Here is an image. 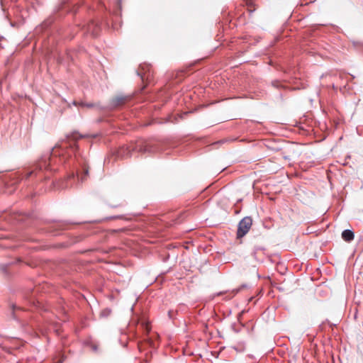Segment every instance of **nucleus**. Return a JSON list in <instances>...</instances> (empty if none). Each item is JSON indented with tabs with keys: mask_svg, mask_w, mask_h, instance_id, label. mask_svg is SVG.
Segmentation results:
<instances>
[{
	"mask_svg": "<svg viewBox=\"0 0 363 363\" xmlns=\"http://www.w3.org/2000/svg\"><path fill=\"white\" fill-rule=\"evenodd\" d=\"M122 151H123V149L121 150L120 152H118V154L121 156H123V153H122Z\"/></svg>",
	"mask_w": 363,
	"mask_h": 363,
	"instance_id": "f8f14e48",
	"label": "nucleus"
},
{
	"mask_svg": "<svg viewBox=\"0 0 363 363\" xmlns=\"http://www.w3.org/2000/svg\"><path fill=\"white\" fill-rule=\"evenodd\" d=\"M88 173H89L88 169L84 168L83 170V174L80 176L81 181L83 182L84 180H85L86 177L88 175Z\"/></svg>",
	"mask_w": 363,
	"mask_h": 363,
	"instance_id": "1a4fd4ad",
	"label": "nucleus"
},
{
	"mask_svg": "<svg viewBox=\"0 0 363 363\" xmlns=\"http://www.w3.org/2000/svg\"><path fill=\"white\" fill-rule=\"evenodd\" d=\"M133 150V148L131 147H126V150L128 151V152L126 154V157H130V150Z\"/></svg>",
	"mask_w": 363,
	"mask_h": 363,
	"instance_id": "9d476101",
	"label": "nucleus"
},
{
	"mask_svg": "<svg viewBox=\"0 0 363 363\" xmlns=\"http://www.w3.org/2000/svg\"><path fill=\"white\" fill-rule=\"evenodd\" d=\"M74 104L76 106L77 105H79L81 106L86 107L88 108H95V107H99V104H94V103H84V102H82L80 104H77L76 102H74Z\"/></svg>",
	"mask_w": 363,
	"mask_h": 363,
	"instance_id": "423d86ee",
	"label": "nucleus"
},
{
	"mask_svg": "<svg viewBox=\"0 0 363 363\" xmlns=\"http://www.w3.org/2000/svg\"><path fill=\"white\" fill-rule=\"evenodd\" d=\"M81 138H82V135H80L78 133L72 134V135L68 138V143L69 147L72 148L73 145H75V141Z\"/></svg>",
	"mask_w": 363,
	"mask_h": 363,
	"instance_id": "20e7f679",
	"label": "nucleus"
},
{
	"mask_svg": "<svg viewBox=\"0 0 363 363\" xmlns=\"http://www.w3.org/2000/svg\"><path fill=\"white\" fill-rule=\"evenodd\" d=\"M140 74H141V78L143 80H144L145 77L147 79H148V77H149V75L146 77L145 75L143 74L142 73H140Z\"/></svg>",
	"mask_w": 363,
	"mask_h": 363,
	"instance_id": "9b49d317",
	"label": "nucleus"
},
{
	"mask_svg": "<svg viewBox=\"0 0 363 363\" xmlns=\"http://www.w3.org/2000/svg\"><path fill=\"white\" fill-rule=\"evenodd\" d=\"M342 238L346 242H350L354 239V233L350 230H345L342 233Z\"/></svg>",
	"mask_w": 363,
	"mask_h": 363,
	"instance_id": "7ed1b4c3",
	"label": "nucleus"
},
{
	"mask_svg": "<svg viewBox=\"0 0 363 363\" xmlns=\"http://www.w3.org/2000/svg\"><path fill=\"white\" fill-rule=\"evenodd\" d=\"M252 225V219L250 216L243 218L238 224L237 238H242L250 230Z\"/></svg>",
	"mask_w": 363,
	"mask_h": 363,
	"instance_id": "f257e3e1",
	"label": "nucleus"
},
{
	"mask_svg": "<svg viewBox=\"0 0 363 363\" xmlns=\"http://www.w3.org/2000/svg\"><path fill=\"white\" fill-rule=\"evenodd\" d=\"M130 99L129 96H117L111 100V106L113 108L118 107L125 104Z\"/></svg>",
	"mask_w": 363,
	"mask_h": 363,
	"instance_id": "f03ea898",
	"label": "nucleus"
},
{
	"mask_svg": "<svg viewBox=\"0 0 363 363\" xmlns=\"http://www.w3.org/2000/svg\"><path fill=\"white\" fill-rule=\"evenodd\" d=\"M33 173V172H30L28 177H30Z\"/></svg>",
	"mask_w": 363,
	"mask_h": 363,
	"instance_id": "ddd939ff",
	"label": "nucleus"
},
{
	"mask_svg": "<svg viewBox=\"0 0 363 363\" xmlns=\"http://www.w3.org/2000/svg\"><path fill=\"white\" fill-rule=\"evenodd\" d=\"M247 6V10L251 13L255 10V6L251 0H245Z\"/></svg>",
	"mask_w": 363,
	"mask_h": 363,
	"instance_id": "0eeeda50",
	"label": "nucleus"
},
{
	"mask_svg": "<svg viewBox=\"0 0 363 363\" xmlns=\"http://www.w3.org/2000/svg\"><path fill=\"white\" fill-rule=\"evenodd\" d=\"M143 142H140L139 144H138V145H136L135 148H136L137 150H138V151H140V152H146V151H149V150H148V148H147V145H145L144 147H142V144H143Z\"/></svg>",
	"mask_w": 363,
	"mask_h": 363,
	"instance_id": "6e6552de",
	"label": "nucleus"
},
{
	"mask_svg": "<svg viewBox=\"0 0 363 363\" xmlns=\"http://www.w3.org/2000/svg\"><path fill=\"white\" fill-rule=\"evenodd\" d=\"M50 164V159H49L48 161L45 159H43V160H41L40 161H39V162L38 164V167L40 169H46L48 168Z\"/></svg>",
	"mask_w": 363,
	"mask_h": 363,
	"instance_id": "39448f33",
	"label": "nucleus"
}]
</instances>
